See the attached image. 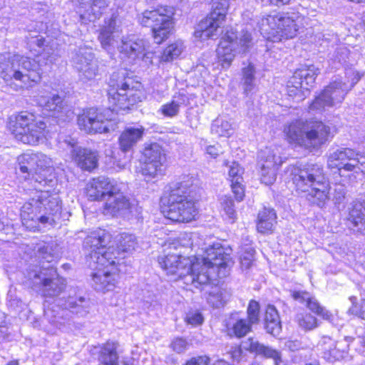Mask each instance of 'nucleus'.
Here are the masks:
<instances>
[{
    "instance_id": "f257e3e1",
    "label": "nucleus",
    "mask_w": 365,
    "mask_h": 365,
    "mask_svg": "<svg viewBox=\"0 0 365 365\" xmlns=\"http://www.w3.org/2000/svg\"><path fill=\"white\" fill-rule=\"evenodd\" d=\"M19 169L24 179L36 190V195L22 207L23 226L30 231L40 230V224L56 223L61 203L57 193L51 192L56 184L51 158L41 153H25L18 158Z\"/></svg>"
},
{
    "instance_id": "f03ea898",
    "label": "nucleus",
    "mask_w": 365,
    "mask_h": 365,
    "mask_svg": "<svg viewBox=\"0 0 365 365\" xmlns=\"http://www.w3.org/2000/svg\"><path fill=\"white\" fill-rule=\"evenodd\" d=\"M30 51L38 54L35 59L27 56L2 55L0 56V77L6 82L20 81L21 87H32L41 78V67L56 63L60 58L54 43L46 42L41 35L27 37Z\"/></svg>"
},
{
    "instance_id": "7ed1b4c3",
    "label": "nucleus",
    "mask_w": 365,
    "mask_h": 365,
    "mask_svg": "<svg viewBox=\"0 0 365 365\" xmlns=\"http://www.w3.org/2000/svg\"><path fill=\"white\" fill-rule=\"evenodd\" d=\"M230 259L222 247L215 245L207 248L206 255L200 259L168 254L160 257L158 262L171 279H182L187 286L202 289L210 282L209 269L226 267Z\"/></svg>"
},
{
    "instance_id": "20e7f679",
    "label": "nucleus",
    "mask_w": 365,
    "mask_h": 365,
    "mask_svg": "<svg viewBox=\"0 0 365 365\" xmlns=\"http://www.w3.org/2000/svg\"><path fill=\"white\" fill-rule=\"evenodd\" d=\"M230 259L222 247L215 245L207 248L206 255L200 259L168 254L160 257L158 262L171 279H182L187 286L202 289L210 282L209 269L226 267Z\"/></svg>"
},
{
    "instance_id": "39448f33",
    "label": "nucleus",
    "mask_w": 365,
    "mask_h": 365,
    "mask_svg": "<svg viewBox=\"0 0 365 365\" xmlns=\"http://www.w3.org/2000/svg\"><path fill=\"white\" fill-rule=\"evenodd\" d=\"M289 170L297 190L306 193L308 201L319 207L326 205L329 200L330 185L322 165H291Z\"/></svg>"
},
{
    "instance_id": "423d86ee",
    "label": "nucleus",
    "mask_w": 365,
    "mask_h": 365,
    "mask_svg": "<svg viewBox=\"0 0 365 365\" xmlns=\"http://www.w3.org/2000/svg\"><path fill=\"white\" fill-rule=\"evenodd\" d=\"M193 178L189 175L183 177L170 187L168 196L162 199L165 207V216L175 222H190L197 214V209L193 195Z\"/></svg>"
},
{
    "instance_id": "0eeeda50",
    "label": "nucleus",
    "mask_w": 365,
    "mask_h": 365,
    "mask_svg": "<svg viewBox=\"0 0 365 365\" xmlns=\"http://www.w3.org/2000/svg\"><path fill=\"white\" fill-rule=\"evenodd\" d=\"M290 143L306 149L319 148L325 143L330 135V127L322 121L301 120L291 123L284 128Z\"/></svg>"
},
{
    "instance_id": "6e6552de",
    "label": "nucleus",
    "mask_w": 365,
    "mask_h": 365,
    "mask_svg": "<svg viewBox=\"0 0 365 365\" xmlns=\"http://www.w3.org/2000/svg\"><path fill=\"white\" fill-rule=\"evenodd\" d=\"M8 127L17 140L31 145L43 141L48 133L45 120L28 111L11 115Z\"/></svg>"
},
{
    "instance_id": "1a4fd4ad",
    "label": "nucleus",
    "mask_w": 365,
    "mask_h": 365,
    "mask_svg": "<svg viewBox=\"0 0 365 365\" xmlns=\"http://www.w3.org/2000/svg\"><path fill=\"white\" fill-rule=\"evenodd\" d=\"M303 18L296 14L291 16L284 14L262 16L258 21L262 34L267 38L281 41L282 38H292L302 27Z\"/></svg>"
},
{
    "instance_id": "9d476101",
    "label": "nucleus",
    "mask_w": 365,
    "mask_h": 365,
    "mask_svg": "<svg viewBox=\"0 0 365 365\" xmlns=\"http://www.w3.org/2000/svg\"><path fill=\"white\" fill-rule=\"evenodd\" d=\"M26 277L33 289L39 291L46 298L56 297L66 288V279L60 277L56 269L51 266L29 268Z\"/></svg>"
},
{
    "instance_id": "9b49d317",
    "label": "nucleus",
    "mask_w": 365,
    "mask_h": 365,
    "mask_svg": "<svg viewBox=\"0 0 365 365\" xmlns=\"http://www.w3.org/2000/svg\"><path fill=\"white\" fill-rule=\"evenodd\" d=\"M111 235L104 230L93 232L83 242V248L87 254L86 260L98 266H106L115 263L117 257L114 256V247L109 245Z\"/></svg>"
},
{
    "instance_id": "f8f14e48",
    "label": "nucleus",
    "mask_w": 365,
    "mask_h": 365,
    "mask_svg": "<svg viewBox=\"0 0 365 365\" xmlns=\"http://www.w3.org/2000/svg\"><path fill=\"white\" fill-rule=\"evenodd\" d=\"M125 71L113 73L109 81L108 96L110 102L115 105L113 110L130 109L137 102L140 101V96L135 93L133 87V79L125 77Z\"/></svg>"
},
{
    "instance_id": "ddd939ff",
    "label": "nucleus",
    "mask_w": 365,
    "mask_h": 365,
    "mask_svg": "<svg viewBox=\"0 0 365 365\" xmlns=\"http://www.w3.org/2000/svg\"><path fill=\"white\" fill-rule=\"evenodd\" d=\"M252 46V35L247 31L242 30L239 34L227 31L216 50L218 61L222 68H227L237 53L247 52Z\"/></svg>"
},
{
    "instance_id": "4468645a",
    "label": "nucleus",
    "mask_w": 365,
    "mask_h": 365,
    "mask_svg": "<svg viewBox=\"0 0 365 365\" xmlns=\"http://www.w3.org/2000/svg\"><path fill=\"white\" fill-rule=\"evenodd\" d=\"M172 9L161 7L155 10H146L138 16L139 23L152 28L153 36L156 43H161L172 34L174 23L171 18Z\"/></svg>"
},
{
    "instance_id": "2eb2a0df",
    "label": "nucleus",
    "mask_w": 365,
    "mask_h": 365,
    "mask_svg": "<svg viewBox=\"0 0 365 365\" xmlns=\"http://www.w3.org/2000/svg\"><path fill=\"white\" fill-rule=\"evenodd\" d=\"M113 113L107 109L103 112L95 108H90L78 117V125L81 130L87 133H106L118 128V122L113 118Z\"/></svg>"
},
{
    "instance_id": "dca6fc26",
    "label": "nucleus",
    "mask_w": 365,
    "mask_h": 365,
    "mask_svg": "<svg viewBox=\"0 0 365 365\" xmlns=\"http://www.w3.org/2000/svg\"><path fill=\"white\" fill-rule=\"evenodd\" d=\"M70 62L83 83L93 81L98 75V65L92 48L81 46L71 51Z\"/></svg>"
},
{
    "instance_id": "f3484780",
    "label": "nucleus",
    "mask_w": 365,
    "mask_h": 365,
    "mask_svg": "<svg viewBox=\"0 0 365 365\" xmlns=\"http://www.w3.org/2000/svg\"><path fill=\"white\" fill-rule=\"evenodd\" d=\"M353 86L354 83L349 86L341 80L331 82L310 104L309 112L321 113L327 108H331L341 103Z\"/></svg>"
},
{
    "instance_id": "a211bd4d",
    "label": "nucleus",
    "mask_w": 365,
    "mask_h": 365,
    "mask_svg": "<svg viewBox=\"0 0 365 365\" xmlns=\"http://www.w3.org/2000/svg\"><path fill=\"white\" fill-rule=\"evenodd\" d=\"M327 166L337 169L341 175L342 171L358 173L361 166L365 168V154L349 148H341L329 154Z\"/></svg>"
},
{
    "instance_id": "6ab92c4d",
    "label": "nucleus",
    "mask_w": 365,
    "mask_h": 365,
    "mask_svg": "<svg viewBox=\"0 0 365 365\" xmlns=\"http://www.w3.org/2000/svg\"><path fill=\"white\" fill-rule=\"evenodd\" d=\"M228 4L226 0L213 3L212 11L197 25L194 33L195 37L205 41L217 36L218 29L225 19Z\"/></svg>"
},
{
    "instance_id": "aec40b11",
    "label": "nucleus",
    "mask_w": 365,
    "mask_h": 365,
    "mask_svg": "<svg viewBox=\"0 0 365 365\" xmlns=\"http://www.w3.org/2000/svg\"><path fill=\"white\" fill-rule=\"evenodd\" d=\"M142 174L148 180L163 175L166 168V155L158 143L146 146L143 153Z\"/></svg>"
},
{
    "instance_id": "412c9836",
    "label": "nucleus",
    "mask_w": 365,
    "mask_h": 365,
    "mask_svg": "<svg viewBox=\"0 0 365 365\" xmlns=\"http://www.w3.org/2000/svg\"><path fill=\"white\" fill-rule=\"evenodd\" d=\"M118 48L121 58L128 59L130 63L138 60H143L146 63L151 62L153 54L148 51V42L143 38L135 36L123 37Z\"/></svg>"
},
{
    "instance_id": "4be33fe9",
    "label": "nucleus",
    "mask_w": 365,
    "mask_h": 365,
    "mask_svg": "<svg viewBox=\"0 0 365 365\" xmlns=\"http://www.w3.org/2000/svg\"><path fill=\"white\" fill-rule=\"evenodd\" d=\"M135 205L122 192L120 185L104 201L103 212L113 217H129Z\"/></svg>"
},
{
    "instance_id": "5701e85b",
    "label": "nucleus",
    "mask_w": 365,
    "mask_h": 365,
    "mask_svg": "<svg viewBox=\"0 0 365 365\" xmlns=\"http://www.w3.org/2000/svg\"><path fill=\"white\" fill-rule=\"evenodd\" d=\"M116 263L106 266H98L90 262L88 266L95 270L92 274L93 287L98 292H110L115 289L118 279Z\"/></svg>"
},
{
    "instance_id": "b1692460",
    "label": "nucleus",
    "mask_w": 365,
    "mask_h": 365,
    "mask_svg": "<svg viewBox=\"0 0 365 365\" xmlns=\"http://www.w3.org/2000/svg\"><path fill=\"white\" fill-rule=\"evenodd\" d=\"M37 103L44 110L48 112L50 115L59 121L66 122L73 118L74 113L71 108L57 94L49 96H40L38 97Z\"/></svg>"
},
{
    "instance_id": "393cba45",
    "label": "nucleus",
    "mask_w": 365,
    "mask_h": 365,
    "mask_svg": "<svg viewBox=\"0 0 365 365\" xmlns=\"http://www.w3.org/2000/svg\"><path fill=\"white\" fill-rule=\"evenodd\" d=\"M319 72V68L314 65H303L297 69L287 84L289 95L297 96L301 92L304 85L312 86Z\"/></svg>"
},
{
    "instance_id": "a878e982",
    "label": "nucleus",
    "mask_w": 365,
    "mask_h": 365,
    "mask_svg": "<svg viewBox=\"0 0 365 365\" xmlns=\"http://www.w3.org/2000/svg\"><path fill=\"white\" fill-rule=\"evenodd\" d=\"M119 185L114 180L101 176L88 183L86 193L91 200L104 202Z\"/></svg>"
},
{
    "instance_id": "bb28decb",
    "label": "nucleus",
    "mask_w": 365,
    "mask_h": 365,
    "mask_svg": "<svg viewBox=\"0 0 365 365\" xmlns=\"http://www.w3.org/2000/svg\"><path fill=\"white\" fill-rule=\"evenodd\" d=\"M66 143H68L73 148L71 155L73 160L79 168L91 171L97 167L98 158L96 152L81 147L74 148L73 147L76 143L74 139H71L69 141L66 140Z\"/></svg>"
},
{
    "instance_id": "cd10ccee",
    "label": "nucleus",
    "mask_w": 365,
    "mask_h": 365,
    "mask_svg": "<svg viewBox=\"0 0 365 365\" xmlns=\"http://www.w3.org/2000/svg\"><path fill=\"white\" fill-rule=\"evenodd\" d=\"M144 133L145 128L142 125L126 128L118 138L120 150L123 153L132 151L138 143L142 140Z\"/></svg>"
},
{
    "instance_id": "c85d7f7f",
    "label": "nucleus",
    "mask_w": 365,
    "mask_h": 365,
    "mask_svg": "<svg viewBox=\"0 0 365 365\" xmlns=\"http://www.w3.org/2000/svg\"><path fill=\"white\" fill-rule=\"evenodd\" d=\"M252 323L247 319L241 318L238 313H233L225 320L228 335L242 338L252 330Z\"/></svg>"
},
{
    "instance_id": "c756f323",
    "label": "nucleus",
    "mask_w": 365,
    "mask_h": 365,
    "mask_svg": "<svg viewBox=\"0 0 365 365\" xmlns=\"http://www.w3.org/2000/svg\"><path fill=\"white\" fill-rule=\"evenodd\" d=\"M294 299L302 304H305L306 307L312 312L322 317L324 319L330 320L332 314L324 307L321 306L317 299L312 297L307 292L297 291L292 294Z\"/></svg>"
},
{
    "instance_id": "7c9ffc66",
    "label": "nucleus",
    "mask_w": 365,
    "mask_h": 365,
    "mask_svg": "<svg viewBox=\"0 0 365 365\" xmlns=\"http://www.w3.org/2000/svg\"><path fill=\"white\" fill-rule=\"evenodd\" d=\"M116 18L113 15L109 19L105 21V25L101 29L98 36L102 47L106 50L115 46L117 42L116 38L119 36Z\"/></svg>"
},
{
    "instance_id": "2f4dec72",
    "label": "nucleus",
    "mask_w": 365,
    "mask_h": 365,
    "mask_svg": "<svg viewBox=\"0 0 365 365\" xmlns=\"http://www.w3.org/2000/svg\"><path fill=\"white\" fill-rule=\"evenodd\" d=\"M242 347L246 350L251 352H255L256 354L262 355L266 358L273 359L275 365H279L284 362L282 359V355L279 351L269 346H264L252 338H249L244 341L242 342Z\"/></svg>"
},
{
    "instance_id": "473e14b6",
    "label": "nucleus",
    "mask_w": 365,
    "mask_h": 365,
    "mask_svg": "<svg viewBox=\"0 0 365 365\" xmlns=\"http://www.w3.org/2000/svg\"><path fill=\"white\" fill-rule=\"evenodd\" d=\"M347 220L354 232L365 235V202H354Z\"/></svg>"
},
{
    "instance_id": "72a5a7b5",
    "label": "nucleus",
    "mask_w": 365,
    "mask_h": 365,
    "mask_svg": "<svg viewBox=\"0 0 365 365\" xmlns=\"http://www.w3.org/2000/svg\"><path fill=\"white\" fill-rule=\"evenodd\" d=\"M258 166L259 168L278 170L282 164L280 152L277 148H265L258 154Z\"/></svg>"
},
{
    "instance_id": "f704fd0d",
    "label": "nucleus",
    "mask_w": 365,
    "mask_h": 365,
    "mask_svg": "<svg viewBox=\"0 0 365 365\" xmlns=\"http://www.w3.org/2000/svg\"><path fill=\"white\" fill-rule=\"evenodd\" d=\"M243 170L239 164L233 162L230 166L228 176L231 182V187L237 201H242L245 196V190L242 184Z\"/></svg>"
},
{
    "instance_id": "c9c22d12",
    "label": "nucleus",
    "mask_w": 365,
    "mask_h": 365,
    "mask_svg": "<svg viewBox=\"0 0 365 365\" xmlns=\"http://www.w3.org/2000/svg\"><path fill=\"white\" fill-rule=\"evenodd\" d=\"M277 223V214L274 209L264 207L258 213L257 229L259 232L267 234L272 232Z\"/></svg>"
},
{
    "instance_id": "e433bc0d",
    "label": "nucleus",
    "mask_w": 365,
    "mask_h": 365,
    "mask_svg": "<svg viewBox=\"0 0 365 365\" xmlns=\"http://www.w3.org/2000/svg\"><path fill=\"white\" fill-rule=\"evenodd\" d=\"M117 250L114 251V256L117 257L115 263L119 264V259L125 257V253H130L135 248L137 240L135 236L128 233H122L117 236Z\"/></svg>"
},
{
    "instance_id": "4c0bfd02",
    "label": "nucleus",
    "mask_w": 365,
    "mask_h": 365,
    "mask_svg": "<svg viewBox=\"0 0 365 365\" xmlns=\"http://www.w3.org/2000/svg\"><path fill=\"white\" fill-rule=\"evenodd\" d=\"M118 347V343L107 341L99 349L98 359L101 365H118L119 359Z\"/></svg>"
},
{
    "instance_id": "58836bf2",
    "label": "nucleus",
    "mask_w": 365,
    "mask_h": 365,
    "mask_svg": "<svg viewBox=\"0 0 365 365\" xmlns=\"http://www.w3.org/2000/svg\"><path fill=\"white\" fill-rule=\"evenodd\" d=\"M264 328L267 333L278 336L282 330L281 319L277 310L273 305H268L264 316Z\"/></svg>"
},
{
    "instance_id": "ea45409f",
    "label": "nucleus",
    "mask_w": 365,
    "mask_h": 365,
    "mask_svg": "<svg viewBox=\"0 0 365 365\" xmlns=\"http://www.w3.org/2000/svg\"><path fill=\"white\" fill-rule=\"evenodd\" d=\"M61 299H58V305L65 309H69L71 312L84 316L88 312L89 301L83 297H69L64 303H61Z\"/></svg>"
},
{
    "instance_id": "a19ab883",
    "label": "nucleus",
    "mask_w": 365,
    "mask_h": 365,
    "mask_svg": "<svg viewBox=\"0 0 365 365\" xmlns=\"http://www.w3.org/2000/svg\"><path fill=\"white\" fill-rule=\"evenodd\" d=\"M187 101V98L186 96L179 94L174 96L170 102L163 104L160 107V110L163 115L173 118L178 114L180 108L185 106Z\"/></svg>"
},
{
    "instance_id": "79ce46f5",
    "label": "nucleus",
    "mask_w": 365,
    "mask_h": 365,
    "mask_svg": "<svg viewBox=\"0 0 365 365\" xmlns=\"http://www.w3.org/2000/svg\"><path fill=\"white\" fill-rule=\"evenodd\" d=\"M295 321L304 331H311L318 327L317 319L307 312L298 313L295 317Z\"/></svg>"
},
{
    "instance_id": "37998d69",
    "label": "nucleus",
    "mask_w": 365,
    "mask_h": 365,
    "mask_svg": "<svg viewBox=\"0 0 365 365\" xmlns=\"http://www.w3.org/2000/svg\"><path fill=\"white\" fill-rule=\"evenodd\" d=\"M183 42L178 40L175 42L170 44L164 50L161 59L163 61L169 62L177 58L182 52L184 49Z\"/></svg>"
},
{
    "instance_id": "c03bdc74",
    "label": "nucleus",
    "mask_w": 365,
    "mask_h": 365,
    "mask_svg": "<svg viewBox=\"0 0 365 365\" xmlns=\"http://www.w3.org/2000/svg\"><path fill=\"white\" fill-rule=\"evenodd\" d=\"M255 68L252 63L242 68V85L246 93L251 92L255 86Z\"/></svg>"
},
{
    "instance_id": "a18cd8bd",
    "label": "nucleus",
    "mask_w": 365,
    "mask_h": 365,
    "mask_svg": "<svg viewBox=\"0 0 365 365\" xmlns=\"http://www.w3.org/2000/svg\"><path fill=\"white\" fill-rule=\"evenodd\" d=\"M211 130L218 136L229 137L232 135L233 128L227 120L217 118L212 123Z\"/></svg>"
},
{
    "instance_id": "49530a36",
    "label": "nucleus",
    "mask_w": 365,
    "mask_h": 365,
    "mask_svg": "<svg viewBox=\"0 0 365 365\" xmlns=\"http://www.w3.org/2000/svg\"><path fill=\"white\" fill-rule=\"evenodd\" d=\"M207 302L215 308L224 306L226 298L223 291L218 287H215L207 297Z\"/></svg>"
},
{
    "instance_id": "de8ad7c7",
    "label": "nucleus",
    "mask_w": 365,
    "mask_h": 365,
    "mask_svg": "<svg viewBox=\"0 0 365 365\" xmlns=\"http://www.w3.org/2000/svg\"><path fill=\"white\" fill-rule=\"evenodd\" d=\"M220 203L225 214L233 223L236 218V211L234 208V202L232 197L225 195L220 199Z\"/></svg>"
},
{
    "instance_id": "09e8293b",
    "label": "nucleus",
    "mask_w": 365,
    "mask_h": 365,
    "mask_svg": "<svg viewBox=\"0 0 365 365\" xmlns=\"http://www.w3.org/2000/svg\"><path fill=\"white\" fill-rule=\"evenodd\" d=\"M277 171L272 169L259 168L261 182L267 185H272L276 181Z\"/></svg>"
},
{
    "instance_id": "8fccbe9b",
    "label": "nucleus",
    "mask_w": 365,
    "mask_h": 365,
    "mask_svg": "<svg viewBox=\"0 0 365 365\" xmlns=\"http://www.w3.org/2000/svg\"><path fill=\"white\" fill-rule=\"evenodd\" d=\"M247 320L253 324L259 322V304L255 300H251L247 307Z\"/></svg>"
},
{
    "instance_id": "3c124183",
    "label": "nucleus",
    "mask_w": 365,
    "mask_h": 365,
    "mask_svg": "<svg viewBox=\"0 0 365 365\" xmlns=\"http://www.w3.org/2000/svg\"><path fill=\"white\" fill-rule=\"evenodd\" d=\"M91 1H92L91 9L94 19L98 17L102 14V11L108 6V2L106 0Z\"/></svg>"
},
{
    "instance_id": "603ef678",
    "label": "nucleus",
    "mask_w": 365,
    "mask_h": 365,
    "mask_svg": "<svg viewBox=\"0 0 365 365\" xmlns=\"http://www.w3.org/2000/svg\"><path fill=\"white\" fill-rule=\"evenodd\" d=\"M188 344L187 341L181 337L175 338L170 344L172 349L178 353L185 351L187 349Z\"/></svg>"
},
{
    "instance_id": "864d4df0",
    "label": "nucleus",
    "mask_w": 365,
    "mask_h": 365,
    "mask_svg": "<svg viewBox=\"0 0 365 365\" xmlns=\"http://www.w3.org/2000/svg\"><path fill=\"white\" fill-rule=\"evenodd\" d=\"M185 321L192 326L200 325L203 322V317L200 312H190L186 315Z\"/></svg>"
},
{
    "instance_id": "5fc2aeb1",
    "label": "nucleus",
    "mask_w": 365,
    "mask_h": 365,
    "mask_svg": "<svg viewBox=\"0 0 365 365\" xmlns=\"http://www.w3.org/2000/svg\"><path fill=\"white\" fill-rule=\"evenodd\" d=\"M211 359L206 355L197 356L191 358L185 365H208Z\"/></svg>"
},
{
    "instance_id": "6e6d98bb",
    "label": "nucleus",
    "mask_w": 365,
    "mask_h": 365,
    "mask_svg": "<svg viewBox=\"0 0 365 365\" xmlns=\"http://www.w3.org/2000/svg\"><path fill=\"white\" fill-rule=\"evenodd\" d=\"M346 188L343 185H336L334 191V200L335 203H341L345 198Z\"/></svg>"
},
{
    "instance_id": "4d7b16f0",
    "label": "nucleus",
    "mask_w": 365,
    "mask_h": 365,
    "mask_svg": "<svg viewBox=\"0 0 365 365\" xmlns=\"http://www.w3.org/2000/svg\"><path fill=\"white\" fill-rule=\"evenodd\" d=\"M349 299L352 303V307L351 308H349V312L351 313V314L359 316L362 319L365 320V311H361L359 307L357 306L356 297H351Z\"/></svg>"
},
{
    "instance_id": "13d9d810",
    "label": "nucleus",
    "mask_w": 365,
    "mask_h": 365,
    "mask_svg": "<svg viewBox=\"0 0 365 365\" xmlns=\"http://www.w3.org/2000/svg\"><path fill=\"white\" fill-rule=\"evenodd\" d=\"M255 253V250L253 248L248 249L247 255H243L241 257V263L242 267L247 269L251 266Z\"/></svg>"
},
{
    "instance_id": "bf43d9fd",
    "label": "nucleus",
    "mask_w": 365,
    "mask_h": 365,
    "mask_svg": "<svg viewBox=\"0 0 365 365\" xmlns=\"http://www.w3.org/2000/svg\"><path fill=\"white\" fill-rule=\"evenodd\" d=\"M194 237H195V234L193 233H185L181 235V237H180V244L183 247H192V239Z\"/></svg>"
},
{
    "instance_id": "052dcab7",
    "label": "nucleus",
    "mask_w": 365,
    "mask_h": 365,
    "mask_svg": "<svg viewBox=\"0 0 365 365\" xmlns=\"http://www.w3.org/2000/svg\"><path fill=\"white\" fill-rule=\"evenodd\" d=\"M220 153H222L221 148L216 145H209L206 148V154L212 158H216Z\"/></svg>"
},
{
    "instance_id": "680f3d73",
    "label": "nucleus",
    "mask_w": 365,
    "mask_h": 365,
    "mask_svg": "<svg viewBox=\"0 0 365 365\" xmlns=\"http://www.w3.org/2000/svg\"><path fill=\"white\" fill-rule=\"evenodd\" d=\"M227 356L232 359V363H240L242 361V351L240 349H235L227 354Z\"/></svg>"
},
{
    "instance_id": "e2e57ef3",
    "label": "nucleus",
    "mask_w": 365,
    "mask_h": 365,
    "mask_svg": "<svg viewBox=\"0 0 365 365\" xmlns=\"http://www.w3.org/2000/svg\"><path fill=\"white\" fill-rule=\"evenodd\" d=\"M285 346L292 351L299 350L302 343L298 340H289L285 343Z\"/></svg>"
},
{
    "instance_id": "0e129e2a",
    "label": "nucleus",
    "mask_w": 365,
    "mask_h": 365,
    "mask_svg": "<svg viewBox=\"0 0 365 365\" xmlns=\"http://www.w3.org/2000/svg\"><path fill=\"white\" fill-rule=\"evenodd\" d=\"M347 57V49L346 48H340L336 51V58L338 59L339 63L346 62Z\"/></svg>"
},
{
    "instance_id": "69168bd1",
    "label": "nucleus",
    "mask_w": 365,
    "mask_h": 365,
    "mask_svg": "<svg viewBox=\"0 0 365 365\" xmlns=\"http://www.w3.org/2000/svg\"><path fill=\"white\" fill-rule=\"evenodd\" d=\"M272 4L276 6L287 4L291 0H269Z\"/></svg>"
},
{
    "instance_id": "338daca9",
    "label": "nucleus",
    "mask_w": 365,
    "mask_h": 365,
    "mask_svg": "<svg viewBox=\"0 0 365 365\" xmlns=\"http://www.w3.org/2000/svg\"><path fill=\"white\" fill-rule=\"evenodd\" d=\"M349 1L355 2V3H362L365 2V0H349Z\"/></svg>"
},
{
    "instance_id": "774afa93",
    "label": "nucleus",
    "mask_w": 365,
    "mask_h": 365,
    "mask_svg": "<svg viewBox=\"0 0 365 365\" xmlns=\"http://www.w3.org/2000/svg\"><path fill=\"white\" fill-rule=\"evenodd\" d=\"M45 314H46V315H48V310L45 311Z\"/></svg>"
}]
</instances>
